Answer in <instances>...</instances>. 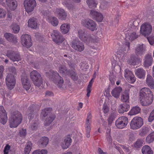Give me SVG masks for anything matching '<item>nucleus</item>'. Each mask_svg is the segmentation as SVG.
Segmentation results:
<instances>
[{"mask_svg": "<svg viewBox=\"0 0 154 154\" xmlns=\"http://www.w3.org/2000/svg\"><path fill=\"white\" fill-rule=\"evenodd\" d=\"M139 99L143 106L150 104L153 100V95L150 89L147 88H142L140 91Z\"/></svg>", "mask_w": 154, "mask_h": 154, "instance_id": "f257e3e1", "label": "nucleus"}, {"mask_svg": "<svg viewBox=\"0 0 154 154\" xmlns=\"http://www.w3.org/2000/svg\"><path fill=\"white\" fill-rule=\"evenodd\" d=\"M22 120V116L20 112L15 111L12 112L9 119L10 127L11 128L17 127L21 123Z\"/></svg>", "mask_w": 154, "mask_h": 154, "instance_id": "f03ea898", "label": "nucleus"}, {"mask_svg": "<svg viewBox=\"0 0 154 154\" xmlns=\"http://www.w3.org/2000/svg\"><path fill=\"white\" fill-rule=\"evenodd\" d=\"M51 73L50 76L51 80L57 85L58 88L63 89V86L64 81L62 78L59 75L57 71H51Z\"/></svg>", "mask_w": 154, "mask_h": 154, "instance_id": "7ed1b4c3", "label": "nucleus"}, {"mask_svg": "<svg viewBox=\"0 0 154 154\" xmlns=\"http://www.w3.org/2000/svg\"><path fill=\"white\" fill-rule=\"evenodd\" d=\"M30 78L34 85L39 87L42 84L43 81L41 75L36 70H33L30 74Z\"/></svg>", "mask_w": 154, "mask_h": 154, "instance_id": "20e7f679", "label": "nucleus"}, {"mask_svg": "<svg viewBox=\"0 0 154 154\" xmlns=\"http://www.w3.org/2000/svg\"><path fill=\"white\" fill-rule=\"evenodd\" d=\"M143 124V119L141 117H135L130 122L131 128L133 130H136L140 128Z\"/></svg>", "mask_w": 154, "mask_h": 154, "instance_id": "39448f33", "label": "nucleus"}, {"mask_svg": "<svg viewBox=\"0 0 154 154\" xmlns=\"http://www.w3.org/2000/svg\"><path fill=\"white\" fill-rule=\"evenodd\" d=\"M128 29L125 33V40L126 41H132L138 38V35L137 33V30L131 28H128Z\"/></svg>", "mask_w": 154, "mask_h": 154, "instance_id": "423d86ee", "label": "nucleus"}, {"mask_svg": "<svg viewBox=\"0 0 154 154\" xmlns=\"http://www.w3.org/2000/svg\"><path fill=\"white\" fill-rule=\"evenodd\" d=\"M152 30L151 25L148 23H146L142 25L140 27V32L144 36H148Z\"/></svg>", "mask_w": 154, "mask_h": 154, "instance_id": "0eeeda50", "label": "nucleus"}, {"mask_svg": "<svg viewBox=\"0 0 154 154\" xmlns=\"http://www.w3.org/2000/svg\"><path fill=\"white\" fill-rule=\"evenodd\" d=\"M82 24L91 31H94L97 29L95 23L92 20L89 19L83 20L82 21Z\"/></svg>", "mask_w": 154, "mask_h": 154, "instance_id": "6e6552de", "label": "nucleus"}, {"mask_svg": "<svg viewBox=\"0 0 154 154\" xmlns=\"http://www.w3.org/2000/svg\"><path fill=\"white\" fill-rule=\"evenodd\" d=\"M23 5L26 11L29 13L33 11L36 3L35 0H25Z\"/></svg>", "mask_w": 154, "mask_h": 154, "instance_id": "1a4fd4ad", "label": "nucleus"}, {"mask_svg": "<svg viewBox=\"0 0 154 154\" xmlns=\"http://www.w3.org/2000/svg\"><path fill=\"white\" fill-rule=\"evenodd\" d=\"M53 40L57 44L59 45L65 40L60 33L56 30H54L51 34Z\"/></svg>", "mask_w": 154, "mask_h": 154, "instance_id": "9d476101", "label": "nucleus"}, {"mask_svg": "<svg viewBox=\"0 0 154 154\" xmlns=\"http://www.w3.org/2000/svg\"><path fill=\"white\" fill-rule=\"evenodd\" d=\"M6 85L10 90L13 89L16 84V80L14 76L10 73L8 74L5 79Z\"/></svg>", "mask_w": 154, "mask_h": 154, "instance_id": "9b49d317", "label": "nucleus"}, {"mask_svg": "<svg viewBox=\"0 0 154 154\" xmlns=\"http://www.w3.org/2000/svg\"><path fill=\"white\" fill-rule=\"evenodd\" d=\"M6 55L13 62H18L21 60V58L20 54L12 50L8 51Z\"/></svg>", "mask_w": 154, "mask_h": 154, "instance_id": "f8f14e48", "label": "nucleus"}, {"mask_svg": "<svg viewBox=\"0 0 154 154\" xmlns=\"http://www.w3.org/2000/svg\"><path fill=\"white\" fill-rule=\"evenodd\" d=\"M39 109V107L38 105L33 104L30 106L27 111L28 119L29 120L32 119Z\"/></svg>", "mask_w": 154, "mask_h": 154, "instance_id": "ddd939ff", "label": "nucleus"}, {"mask_svg": "<svg viewBox=\"0 0 154 154\" xmlns=\"http://www.w3.org/2000/svg\"><path fill=\"white\" fill-rule=\"evenodd\" d=\"M128 122V119L126 117L122 116L117 119L115 124L118 128L122 129L126 126Z\"/></svg>", "mask_w": 154, "mask_h": 154, "instance_id": "4468645a", "label": "nucleus"}, {"mask_svg": "<svg viewBox=\"0 0 154 154\" xmlns=\"http://www.w3.org/2000/svg\"><path fill=\"white\" fill-rule=\"evenodd\" d=\"M31 36L28 35H22L21 37V42L23 46L30 48L32 45Z\"/></svg>", "mask_w": 154, "mask_h": 154, "instance_id": "2eb2a0df", "label": "nucleus"}, {"mask_svg": "<svg viewBox=\"0 0 154 154\" xmlns=\"http://www.w3.org/2000/svg\"><path fill=\"white\" fill-rule=\"evenodd\" d=\"M72 47L75 50L81 52L84 49V45L82 42L78 40H73L70 44Z\"/></svg>", "mask_w": 154, "mask_h": 154, "instance_id": "dca6fc26", "label": "nucleus"}, {"mask_svg": "<svg viewBox=\"0 0 154 154\" xmlns=\"http://www.w3.org/2000/svg\"><path fill=\"white\" fill-rule=\"evenodd\" d=\"M146 46L143 44H139L135 49V53L137 56H141L145 53Z\"/></svg>", "mask_w": 154, "mask_h": 154, "instance_id": "f3484780", "label": "nucleus"}, {"mask_svg": "<svg viewBox=\"0 0 154 154\" xmlns=\"http://www.w3.org/2000/svg\"><path fill=\"white\" fill-rule=\"evenodd\" d=\"M7 114L3 106H0V122L3 125H5L7 119Z\"/></svg>", "mask_w": 154, "mask_h": 154, "instance_id": "a211bd4d", "label": "nucleus"}, {"mask_svg": "<svg viewBox=\"0 0 154 154\" xmlns=\"http://www.w3.org/2000/svg\"><path fill=\"white\" fill-rule=\"evenodd\" d=\"M90 14L93 19L98 22H101L103 19V15L100 13L95 11L91 10Z\"/></svg>", "mask_w": 154, "mask_h": 154, "instance_id": "6ab92c4d", "label": "nucleus"}, {"mask_svg": "<svg viewBox=\"0 0 154 154\" xmlns=\"http://www.w3.org/2000/svg\"><path fill=\"white\" fill-rule=\"evenodd\" d=\"M21 80L23 88L27 91L31 87V84L28 77L26 75L22 76Z\"/></svg>", "mask_w": 154, "mask_h": 154, "instance_id": "aec40b11", "label": "nucleus"}, {"mask_svg": "<svg viewBox=\"0 0 154 154\" xmlns=\"http://www.w3.org/2000/svg\"><path fill=\"white\" fill-rule=\"evenodd\" d=\"M144 60V66L146 68H147L152 65L153 58L151 54H147L145 56Z\"/></svg>", "mask_w": 154, "mask_h": 154, "instance_id": "412c9836", "label": "nucleus"}, {"mask_svg": "<svg viewBox=\"0 0 154 154\" xmlns=\"http://www.w3.org/2000/svg\"><path fill=\"white\" fill-rule=\"evenodd\" d=\"M72 141V139L69 136L64 137L61 144L62 148L63 149L68 148L71 145Z\"/></svg>", "mask_w": 154, "mask_h": 154, "instance_id": "4be33fe9", "label": "nucleus"}, {"mask_svg": "<svg viewBox=\"0 0 154 154\" xmlns=\"http://www.w3.org/2000/svg\"><path fill=\"white\" fill-rule=\"evenodd\" d=\"M56 13L57 14V17L59 19L61 20H65L66 18L67 13L63 9H57Z\"/></svg>", "mask_w": 154, "mask_h": 154, "instance_id": "5701e85b", "label": "nucleus"}, {"mask_svg": "<svg viewBox=\"0 0 154 154\" xmlns=\"http://www.w3.org/2000/svg\"><path fill=\"white\" fill-rule=\"evenodd\" d=\"M141 62V59L138 57V56H136L134 54H132L131 55L130 59L128 60V63L131 65H135L137 62Z\"/></svg>", "mask_w": 154, "mask_h": 154, "instance_id": "b1692460", "label": "nucleus"}, {"mask_svg": "<svg viewBox=\"0 0 154 154\" xmlns=\"http://www.w3.org/2000/svg\"><path fill=\"white\" fill-rule=\"evenodd\" d=\"M135 75L140 79H144L145 78L146 72L142 68H138L135 70Z\"/></svg>", "mask_w": 154, "mask_h": 154, "instance_id": "393cba45", "label": "nucleus"}, {"mask_svg": "<svg viewBox=\"0 0 154 154\" xmlns=\"http://www.w3.org/2000/svg\"><path fill=\"white\" fill-rule=\"evenodd\" d=\"M4 36L8 41L14 43H16L17 42L16 37L11 33L6 32L5 33Z\"/></svg>", "mask_w": 154, "mask_h": 154, "instance_id": "a878e982", "label": "nucleus"}, {"mask_svg": "<svg viewBox=\"0 0 154 154\" xmlns=\"http://www.w3.org/2000/svg\"><path fill=\"white\" fill-rule=\"evenodd\" d=\"M130 109V105L127 103L121 104L118 109L119 112L120 113H123L124 112L128 111Z\"/></svg>", "mask_w": 154, "mask_h": 154, "instance_id": "bb28decb", "label": "nucleus"}, {"mask_svg": "<svg viewBox=\"0 0 154 154\" xmlns=\"http://www.w3.org/2000/svg\"><path fill=\"white\" fill-rule=\"evenodd\" d=\"M146 83L147 85L152 89L154 88V79L149 74L147 75L146 79Z\"/></svg>", "mask_w": 154, "mask_h": 154, "instance_id": "cd10ccee", "label": "nucleus"}, {"mask_svg": "<svg viewBox=\"0 0 154 154\" xmlns=\"http://www.w3.org/2000/svg\"><path fill=\"white\" fill-rule=\"evenodd\" d=\"M6 3L11 10H14L16 8L17 3L15 0H6Z\"/></svg>", "mask_w": 154, "mask_h": 154, "instance_id": "c85d7f7f", "label": "nucleus"}, {"mask_svg": "<svg viewBox=\"0 0 154 154\" xmlns=\"http://www.w3.org/2000/svg\"><path fill=\"white\" fill-rule=\"evenodd\" d=\"M66 75L70 77L71 79L74 81H77L79 79V77L77 73L75 72V70H71L70 71H67Z\"/></svg>", "mask_w": 154, "mask_h": 154, "instance_id": "c756f323", "label": "nucleus"}, {"mask_svg": "<svg viewBox=\"0 0 154 154\" xmlns=\"http://www.w3.org/2000/svg\"><path fill=\"white\" fill-rule=\"evenodd\" d=\"M122 90V88L121 87H116L112 90L111 92V94L114 97L118 98L119 97Z\"/></svg>", "mask_w": 154, "mask_h": 154, "instance_id": "7c9ffc66", "label": "nucleus"}, {"mask_svg": "<svg viewBox=\"0 0 154 154\" xmlns=\"http://www.w3.org/2000/svg\"><path fill=\"white\" fill-rule=\"evenodd\" d=\"M129 91L125 90L121 96V100L123 102H129Z\"/></svg>", "mask_w": 154, "mask_h": 154, "instance_id": "2f4dec72", "label": "nucleus"}, {"mask_svg": "<svg viewBox=\"0 0 154 154\" xmlns=\"http://www.w3.org/2000/svg\"><path fill=\"white\" fill-rule=\"evenodd\" d=\"M139 25V23L137 20H131L128 24V28H131L137 30L138 29L137 26Z\"/></svg>", "mask_w": 154, "mask_h": 154, "instance_id": "473e14b6", "label": "nucleus"}, {"mask_svg": "<svg viewBox=\"0 0 154 154\" xmlns=\"http://www.w3.org/2000/svg\"><path fill=\"white\" fill-rule=\"evenodd\" d=\"M48 142V138L47 137H43L40 139L38 141V144L40 146L44 147L46 146Z\"/></svg>", "mask_w": 154, "mask_h": 154, "instance_id": "72a5a7b5", "label": "nucleus"}, {"mask_svg": "<svg viewBox=\"0 0 154 154\" xmlns=\"http://www.w3.org/2000/svg\"><path fill=\"white\" fill-rule=\"evenodd\" d=\"M55 118L54 115H50L49 116H47L45 121L44 125L45 126H47L50 125L54 120Z\"/></svg>", "mask_w": 154, "mask_h": 154, "instance_id": "f704fd0d", "label": "nucleus"}, {"mask_svg": "<svg viewBox=\"0 0 154 154\" xmlns=\"http://www.w3.org/2000/svg\"><path fill=\"white\" fill-rule=\"evenodd\" d=\"M70 25L69 24L64 23L60 26V29L62 32L64 34L67 33L70 29Z\"/></svg>", "mask_w": 154, "mask_h": 154, "instance_id": "c9c22d12", "label": "nucleus"}, {"mask_svg": "<svg viewBox=\"0 0 154 154\" xmlns=\"http://www.w3.org/2000/svg\"><path fill=\"white\" fill-rule=\"evenodd\" d=\"M36 20L35 18L30 19L28 21V26L34 29L37 28V23Z\"/></svg>", "mask_w": 154, "mask_h": 154, "instance_id": "e433bc0d", "label": "nucleus"}, {"mask_svg": "<svg viewBox=\"0 0 154 154\" xmlns=\"http://www.w3.org/2000/svg\"><path fill=\"white\" fill-rule=\"evenodd\" d=\"M32 147V144L31 142L30 141L27 142L24 148V154H29Z\"/></svg>", "mask_w": 154, "mask_h": 154, "instance_id": "4c0bfd02", "label": "nucleus"}, {"mask_svg": "<svg viewBox=\"0 0 154 154\" xmlns=\"http://www.w3.org/2000/svg\"><path fill=\"white\" fill-rule=\"evenodd\" d=\"M142 152L143 154H153V153L150 147L147 145L144 146L142 147Z\"/></svg>", "mask_w": 154, "mask_h": 154, "instance_id": "58836bf2", "label": "nucleus"}, {"mask_svg": "<svg viewBox=\"0 0 154 154\" xmlns=\"http://www.w3.org/2000/svg\"><path fill=\"white\" fill-rule=\"evenodd\" d=\"M140 111V109L138 106L133 107L128 113L130 116L136 115L139 113Z\"/></svg>", "mask_w": 154, "mask_h": 154, "instance_id": "ea45409f", "label": "nucleus"}, {"mask_svg": "<svg viewBox=\"0 0 154 154\" xmlns=\"http://www.w3.org/2000/svg\"><path fill=\"white\" fill-rule=\"evenodd\" d=\"M52 110L51 108H46L43 110L41 114V116L42 117H45L46 116H49L50 115L52 114L51 112Z\"/></svg>", "mask_w": 154, "mask_h": 154, "instance_id": "a19ab883", "label": "nucleus"}, {"mask_svg": "<svg viewBox=\"0 0 154 154\" xmlns=\"http://www.w3.org/2000/svg\"><path fill=\"white\" fill-rule=\"evenodd\" d=\"M92 40V38L90 34L86 33L84 37L81 40L82 41L86 43H88Z\"/></svg>", "mask_w": 154, "mask_h": 154, "instance_id": "79ce46f5", "label": "nucleus"}, {"mask_svg": "<svg viewBox=\"0 0 154 154\" xmlns=\"http://www.w3.org/2000/svg\"><path fill=\"white\" fill-rule=\"evenodd\" d=\"M94 78H92L89 82V84L87 88L86 91L87 92V96L89 97L90 96V93L91 90V87L92 84L94 82Z\"/></svg>", "mask_w": 154, "mask_h": 154, "instance_id": "37998d69", "label": "nucleus"}, {"mask_svg": "<svg viewBox=\"0 0 154 154\" xmlns=\"http://www.w3.org/2000/svg\"><path fill=\"white\" fill-rule=\"evenodd\" d=\"M94 78H92L89 82V84L87 88L86 91L87 92V96L89 97L90 96V93L91 90V87L92 84L94 82Z\"/></svg>", "mask_w": 154, "mask_h": 154, "instance_id": "c03bdc74", "label": "nucleus"}, {"mask_svg": "<svg viewBox=\"0 0 154 154\" xmlns=\"http://www.w3.org/2000/svg\"><path fill=\"white\" fill-rule=\"evenodd\" d=\"M154 141V132L150 133L146 137V142L150 143Z\"/></svg>", "mask_w": 154, "mask_h": 154, "instance_id": "a18cd8bd", "label": "nucleus"}, {"mask_svg": "<svg viewBox=\"0 0 154 154\" xmlns=\"http://www.w3.org/2000/svg\"><path fill=\"white\" fill-rule=\"evenodd\" d=\"M68 71H70V70H67V68L64 66L60 65L59 67V72L63 75L65 74L66 75V72Z\"/></svg>", "mask_w": 154, "mask_h": 154, "instance_id": "49530a36", "label": "nucleus"}, {"mask_svg": "<svg viewBox=\"0 0 154 154\" xmlns=\"http://www.w3.org/2000/svg\"><path fill=\"white\" fill-rule=\"evenodd\" d=\"M50 21L51 24L54 26H57L59 23L58 19L57 18L54 17L50 18Z\"/></svg>", "mask_w": 154, "mask_h": 154, "instance_id": "de8ad7c7", "label": "nucleus"}, {"mask_svg": "<svg viewBox=\"0 0 154 154\" xmlns=\"http://www.w3.org/2000/svg\"><path fill=\"white\" fill-rule=\"evenodd\" d=\"M86 2L90 8L96 7L97 4L95 3V0H87Z\"/></svg>", "mask_w": 154, "mask_h": 154, "instance_id": "09e8293b", "label": "nucleus"}, {"mask_svg": "<svg viewBox=\"0 0 154 154\" xmlns=\"http://www.w3.org/2000/svg\"><path fill=\"white\" fill-rule=\"evenodd\" d=\"M149 128L148 127H143L142 128L140 133V135L143 136L146 134L149 131Z\"/></svg>", "mask_w": 154, "mask_h": 154, "instance_id": "8fccbe9b", "label": "nucleus"}, {"mask_svg": "<svg viewBox=\"0 0 154 154\" xmlns=\"http://www.w3.org/2000/svg\"><path fill=\"white\" fill-rule=\"evenodd\" d=\"M11 27L14 33H17L19 32L20 30V27L16 23L12 24L11 26Z\"/></svg>", "mask_w": 154, "mask_h": 154, "instance_id": "3c124183", "label": "nucleus"}, {"mask_svg": "<svg viewBox=\"0 0 154 154\" xmlns=\"http://www.w3.org/2000/svg\"><path fill=\"white\" fill-rule=\"evenodd\" d=\"M143 143V140L142 139H138L134 144V146L135 148H139L140 147Z\"/></svg>", "mask_w": 154, "mask_h": 154, "instance_id": "603ef678", "label": "nucleus"}, {"mask_svg": "<svg viewBox=\"0 0 154 154\" xmlns=\"http://www.w3.org/2000/svg\"><path fill=\"white\" fill-rule=\"evenodd\" d=\"M48 152L46 150H37L34 151L32 154H47Z\"/></svg>", "mask_w": 154, "mask_h": 154, "instance_id": "864d4df0", "label": "nucleus"}, {"mask_svg": "<svg viewBox=\"0 0 154 154\" xmlns=\"http://www.w3.org/2000/svg\"><path fill=\"white\" fill-rule=\"evenodd\" d=\"M124 46L125 48V49L124 50V52L126 53L128 52V51L130 50V43L129 42L126 41L125 42V44L124 45Z\"/></svg>", "mask_w": 154, "mask_h": 154, "instance_id": "5fc2aeb1", "label": "nucleus"}, {"mask_svg": "<svg viewBox=\"0 0 154 154\" xmlns=\"http://www.w3.org/2000/svg\"><path fill=\"white\" fill-rule=\"evenodd\" d=\"M63 4L65 5L69 9H71L72 8V5L70 3L69 0H65L63 3Z\"/></svg>", "mask_w": 154, "mask_h": 154, "instance_id": "6e6d98bb", "label": "nucleus"}, {"mask_svg": "<svg viewBox=\"0 0 154 154\" xmlns=\"http://www.w3.org/2000/svg\"><path fill=\"white\" fill-rule=\"evenodd\" d=\"M154 120V109L150 113L148 118V121L151 122Z\"/></svg>", "mask_w": 154, "mask_h": 154, "instance_id": "4d7b16f0", "label": "nucleus"}, {"mask_svg": "<svg viewBox=\"0 0 154 154\" xmlns=\"http://www.w3.org/2000/svg\"><path fill=\"white\" fill-rule=\"evenodd\" d=\"M107 135H106V138L109 144H111L112 143V140L110 134V131L107 132Z\"/></svg>", "mask_w": 154, "mask_h": 154, "instance_id": "13d9d810", "label": "nucleus"}, {"mask_svg": "<svg viewBox=\"0 0 154 154\" xmlns=\"http://www.w3.org/2000/svg\"><path fill=\"white\" fill-rule=\"evenodd\" d=\"M132 74V72L131 71L127 69H126L125 70L124 76L125 78H128Z\"/></svg>", "mask_w": 154, "mask_h": 154, "instance_id": "bf43d9fd", "label": "nucleus"}, {"mask_svg": "<svg viewBox=\"0 0 154 154\" xmlns=\"http://www.w3.org/2000/svg\"><path fill=\"white\" fill-rule=\"evenodd\" d=\"M78 33L79 34V37L81 40L84 37L85 34V33L84 31L82 29L79 30L78 32Z\"/></svg>", "mask_w": 154, "mask_h": 154, "instance_id": "052dcab7", "label": "nucleus"}, {"mask_svg": "<svg viewBox=\"0 0 154 154\" xmlns=\"http://www.w3.org/2000/svg\"><path fill=\"white\" fill-rule=\"evenodd\" d=\"M26 129H22L20 131V136L22 137H24L26 135Z\"/></svg>", "mask_w": 154, "mask_h": 154, "instance_id": "680f3d73", "label": "nucleus"}, {"mask_svg": "<svg viewBox=\"0 0 154 154\" xmlns=\"http://www.w3.org/2000/svg\"><path fill=\"white\" fill-rule=\"evenodd\" d=\"M6 12L3 9L0 8V18H2L5 16Z\"/></svg>", "mask_w": 154, "mask_h": 154, "instance_id": "e2e57ef3", "label": "nucleus"}, {"mask_svg": "<svg viewBox=\"0 0 154 154\" xmlns=\"http://www.w3.org/2000/svg\"><path fill=\"white\" fill-rule=\"evenodd\" d=\"M146 37L148 41L149 42V43L151 45H153L154 43V38L153 37Z\"/></svg>", "mask_w": 154, "mask_h": 154, "instance_id": "0e129e2a", "label": "nucleus"}, {"mask_svg": "<svg viewBox=\"0 0 154 154\" xmlns=\"http://www.w3.org/2000/svg\"><path fill=\"white\" fill-rule=\"evenodd\" d=\"M128 78L130 79L129 80L130 82L131 83H134L136 80V78L133 74L130 75V76Z\"/></svg>", "mask_w": 154, "mask_h": 154, "instance_id": "69168bd1", "label": "nucleus"}, {"mask_svg": "<svg viewBox=\"0 0 154 154\" xmlns=\"http://www.w3.org/2000/svg\"><path fill=\"white\" fill-rule=\"evenodd\" d=\"M96 49L93 48H91L89 49L88 51V53L89 54L91 55L94 54V53L95 52Z\"/></svg>", "mask_w": 154, "mask_h": 154, "instance_id": "338daca9", "label": "nucleus"}, {"mask_svg": "<svg viewBox=\"0 0 154 154\" xmlns=\"http://www.w3.org/2000/svg\"><path fill=\"white\" fill-rule=\"evenodd\" d=\"M97 153L98 154H107L106 152H104L100 148H98Z\"/></svg>", "mask_w": 154, "mask_h": 154, "instance_id": "774afa93", "label": "nucleus"}]
</instances>
